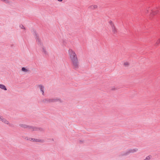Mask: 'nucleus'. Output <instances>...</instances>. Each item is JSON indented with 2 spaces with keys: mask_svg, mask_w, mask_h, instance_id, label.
<instances>
[{
  "mask_svg": "<svg viewBox=\"0 0 160 160\" xmlns=\"http://www.w3.org/2000/svg\"><path fill=\"white\" fill-rule=\"evenodd\" d=\"M159 42H160V38L159 39L158 41H157V43H159Z\"/></svg>",
  "mask_w": 160,
  "mask_h": 160,
  "instance_id": "obj_21",
  "label": "nucleus"
},
{
  "mask_svg": "<svg viewBox=\"0 0 160 160\" xmlns=\"http://www.w3.org/2000/svg\"><path fill=\"white\" fill-rule=\"evenodd\" d=\"M157 13V12L156 11H154V10H152V11L151 12H150V15L152 16V15H154L156 14Z\"/></svg>",
  "mask_w": 160,
  "mask_h": 160,
  "instance_id": "obj_14",
  "label": "nucleus"
},
{
  "mask_svg": "<svg viewBox=\"0 0 160 160\" xmlns=\"http://www.w3.org/2000/svg\"><path fill=\"white\" fill-rule=\"evenodd\" d=\"M108 23L110 27L115 25L112 21L111 20L109 21L108 22Z\"/></svg>",
  "mask_w": 160,
  "mask_h": 160,
  "instance_id": "obj_16",
  "label": "nucleus"
},
{
  "mask_svg": "<svg viewBox=\"0 0 160 160\" xmlns=\"http://www.w3.org/2000/svg\"><path fill=\"white\" fill-rule=\"evenodd\" d=\"M68 53L69 58L77 56L75 52L72 49H69L68 51Z\"/></svg>",
  "mask_w": 160,
  "mask_h": 160,
  "instance_id": "obj_4",
  "label": "nucleus"
},
{
  "mask_svg": "<svg viewBox=\"0 0 160 160\" xmlns=\"http://www.w3.org/2000/svg\"><path fill=\"white\" fill-rule=\"evenodd\" d=\"M151 158V156L150 155L146 157L145 159L143 160H149Z\"/></svg>",
  "mask_w": 160,
  "mask_h": 160,
  "instance_id": "obj_18",
  "label": "nucleus"
},
{
  "mask_svg": "<svg viewBox=\"0 0 160 160\" xmlns=\"http://www.w3.org/2000/svg\"><path fill=\"white\" fill-rule=\"evenodd\" d=\"M110 27L111 28V29L113 33H115L117 32V30L115 25Z\"/></svg>",
  "mask_w": 160,
  "mask_h": 160,
  "instance_id": "obj_9",
  "label": "nucleus"
},
{
  "mask_svg": "<svg viewBox=\"0 0 160 160\" xmlns=\"http://www.w3.org/2000/svg\"><path fill=\"white\" fill-rule=\"evenodd\" d=\"M20 27L22 29H25V28L24 27V26L22 25H20Z\"/></svg>",
  "mask_w": 160,
  "mask_h": 160,
  "instance_id": "obj_20",
  "label": "nucleus"
},
{
  "mask_svg": "<svg viewBox=\"0 0 160 160\" xmlns=\"http://www.w3.org/2000/svg\"><path fill=\"white\" fill-rule=\"evenodd\" d=\"M60 100L59 98H51L48 99V102H51L59 101Z\"/></svg>",
  "mask_w": 160,
  "mask_h": 160,
  "instance_id": "obj_7",
  "label": "nucleus"
},
{
  "mask_svg": "<svg viewBox=\"0 0 160 160\" xmlns=\"http://www.w3.org/2000/svg\"><path fill=\"white\" fill-rule=\"evenodd\" d=\"M138 150V149L137 148L130 149L124 152L122 155H128L130 153H133L135 152H137Z\"/></svg>",
  "mask_w": 160,
  "mask_h": 160,
  "instance_id": "obj_2",
  "label": "nucleus"
},
{
  "mask_svg": "<svg viewBox=\"0 0 160 160\" xmlns=\"http://www.w3.org/2000/svg\"><path fill=\"white\" fill-rule=\"evenodd\" d=\"M123 66H124V67H128L130 63L128 62L125 61V62H123Z\"/></svg>",
  "mask_w": 160,
  "mask_h": 160,
  "instance_id": "obj_13",
  "label": "nucleus"
},
{
  "mask_svg": "<svg viewBox=\"0 0 160 160\" xmlns=\"http://www.w3.org/2000/svg\"><path fill=\"white\" fill-rule=\"evenodd\" d=\"M152 11V10L150 8H147L146 9L145 12V13H146V14H148V13L149 12H151Z\"/></svg>",
  "mask_w": 160,
  "mask_h": 160,
  "instance_id": "obj_17",
  "label": "nucleus"
},
{
  "mask_svg": "<svg viewBox=\"0 0 160 160\" xmlns=\"http://www.w3.org/2000/svg\"><path fill=\"white\" fill-rule=\"evenodd\" d=\"M21 70L22 72L25 73H27L29 71L28 69L24 67L22 68L21 69Z\"/></svg>",
  "mask_w": 160,
  "mask_h": 160,
  "instance_id": "obj_10",
  "label": "nucleus"
},
{
  "mask_svg": "<svg viewBox=\"0 0 160 160\" xmlns=\"http://www.w3.org/2000/svg\"><path fill=\"white\" fill-rule=\"evenodd\" d=\"M0 88L5 91H6L7 90V89L6 86L2 84H0Z\"/></svg>",
  "mask_w": 160,
  "mask_h": 160,
  "instance_id": "obj_12",
  "label": "nucleus"
},
{
  "mask_svg": "<svg viewBox=\"0 0 160 160\" xmlns=\"http://www.w3.org/2000/svg\"><path fill=\"white\" fill-rule=\"evenodd\" d=\"M27 139L29 141L43 143L44 142V140L42 139L33 138H29Z\"/></svg>",
  "mask_w": 160,
  "mask_h": 160,
  "instance_id": "obj_3",
  "label": "nucleus"
},
{
  "mask_svg": "<svg viewBox=\"0 0 160 160\" xmlns=\"http://www.w3.org/2000/svg\"><path fill=\"white\" fill-rule=\"evenodd\" d=\"M30 129L31 131H37L39 129L38 128L32 127H30Z\"/></svg>",
  "mask_w": 160,
  "mask_h": 160,
  "instance_id": "obj_15",
  "label": "nucleus"
},
{
  "mask_svg": "<svg viewBox=\"0 0 160 160\" xmlns=\"http://www.w3.org/2000/svg\"><path fill=\"white\" fill-rule=\"evenodd\" d=\"M42 52L44 54H46L48 53V52L46 50V48L43 45L42 46Z\"/></svg>",
  "mask_w": 160,
  "mask_h": 160,
  "instance_id": "obj_11",
  "label": "nucleus"
},
{
  "mask_svg": "<svg viewBox=\"0 0 160 160\" xmlns=\"http://www.w3.org/2000/svg\"><path fill=\"white\" fill-rule=\"evenodd\" d=\"M0 120L6 124L8 125L9 123L8 121L0 115Z\"/></svg>",
  "mask_w": 160,
  "mask_h": 160,
  "instance_id": "obj_5",
  "label": "nucleus"
},
{
  "mask_svg": "<svg viewBox=\"0 0 160 160\" xmlns=\"http://www.w3.org/2000/svg\"><path fill=\"white\" fill-rule=\"evenodd\" d=\"M73 67L75 68H77L78 67L79 62L77 56L72 57L70 58Z\"/></svg>",
  "mask_w": 160,
  "mask_h": 160,
  "instance_id": "obj_1",
  "label": "nucleus"
},
{
  "mask_svg": "<svg viewBox=\"0 0 160 160\" xmlns=\"http://www.w3.org/2000/svg\"><path fill=\"white\" fill-rule=\"evenodd\" d=\"M20 126L24 128H27L28 126L25 125H21Z\"/></svg>",
  "mask_w": 160,
  "mask_h": 160,
  "instance_id": "obj_19",
  "label": "nucleus"
},
{
  "mask_svg": "<svg viewBox=\"0 0 160 160\" xmlns=\"http://www.w3.org/2000/svg\"><path fill=\"white\" fill-rule=\"evenodd\" d=\"M89 8L91 9L94 10L98 8V6L96 5H92L89 7Z\"/></svg>",
  "mask_w": 160,
  "mask_h": 160,
  "instance_id": "obj_8",
  "label": "nucleus"
},
{
  "mask_svg": "<svg viewBox=\"0 0 160 160\" xmlns=\"http://www.w3.org/2000/svg\"><path fill=\"white\" fill-rule=\"evenodd\" d=\"M38 87L40 90L41 92L42 93V94L43 95H44V87L43 86H42V85H38Z\"/></svg>",
  "mask_w": 160,
  "mask_h": 160,
  "instance_id": "obj_6",
  "label": "nucleus"
}]
</instances>
